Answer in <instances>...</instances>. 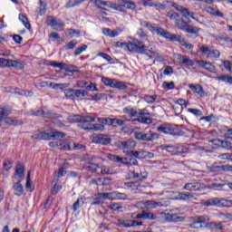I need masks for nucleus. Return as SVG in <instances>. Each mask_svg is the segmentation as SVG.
Segmentation results:
<instances>
[{
    "instance_id": "obj_1",
    "label": "nucleus",
    "mask_w": 232,
    "mask_h": 232,
    "mask_svg": "<svg viewBox=\"0 0 232 232\" xmlns=\"http://www.w3.org/2000/svg\"><path fill=\"white\" fill-rule=\"evenodd\" d=\"M123 113H126L129 115V117H130L131 122H140L141 124H151V122H153V120L146 117V115L155 117V114L148 111V109H140L137 111L130 106L125 107L123 109Z\"/></svg>"
},
{
    "instance_id": "obj_2",
    "label": "nucleus",
    "mask_w": 232,
    "mask_h": 232,
    "mask_svg": "<svg viewBox=\"0 0 232 232\" xmlns=\"http://www.w3.org/2000/svg\"><path fill=\"white\" fill-rule=\"evenodd\" d=\"M65 135L64 132L52 130L51 132L39 131L31 137L34 140H57V139H63Z\"/></svg>"
},
{
    "instance_id": "obj_3",
    "label": "nucleus",
    "mask_w": 232,
    "mask_h": 232,
    "mask_svg": "<svg viewBox=\"0 0 232 232\" xmlns=\"http://www.w3.org/2000/svg\"><path fill=\"white\" fill-rule=\"evenodd\" d=\"M105 6L111 8L112 10H117L118 12H126V10H135L137 8V5L135 2L130 0H118V4H110Z\"/></svg>"
},
{
    "instance_id": "obj_4",
    "label": "nucleus",
    "mask_w": 232,
    "mask_h": 232,
    "mask_svg": "<svg viewBox=\"0 0 232 232\" xmlns=\"http://www.w3.org/2000/svg\"><path fill=\"white\" fill-rule=\"evenodd\" d=\"M148 50V46L144 44V41H140L137 38H132L129 42V52H134V53H144Z\"/></svg>"
},
{
    "instance_id": "obj_5",
    "label": "nucleus",
    "mask_w": 232,
    "mask_h": 232,
    "mask_svg": "<svg viewBox=\"0 0 232 232\" xmlns=\"http://www.w3.org/2000/svg\"><path fill=\"white\" fill-rule=\"evenodd\" d=\"M199 53L207 59H218L220 57V51L208 45H201L199 47Z\"/></svg>"
},
{
    "instance_id": "obj_6",
    "label": "nucleus",
    "mask_w": 232,
    "mask_h": 232,
    "mask_svg": "<svg viewBox=\"0 0 232 232\" xmlns=\"http://www.w3.org/2000/svg\"><path fill=\"white\" fill-rule=\"evenodd\" d=\"M135 139L137 140H143L144 142H153L154 140H159V133L150 130L149 132H136Z\"/></svg>"
},
{
    "instance_id": "obj_7",
    "label": "nucleus",
    "mask_w": 232,
    "mask_h": 232,
    "mask_svg": "<svg viewBox=\"0 0 232 232\" xmlns=\"http://www.w3.org/2000/svg\"><path fill=\"white\" fill-rule=\"evenodd\" d=\"M50 148H55L56 150H63L64 151H70L72 146H75V143L69 140H59L49 143Z\"/></svg>"
},
{
    "instance_id": "obj_8",
    "label": "nucleus",
    "mask_w": 232,
    "mask_h": 232,
    "mask_svg": "<svg viewBox=\"0 0 232 232\" xmlns=\"http://www.w3.org/2000/svg\"><path fill=\"white\" fill-rule=\"evenodd\" d=\"M45 23L47 26H51L56 32H63L64 30V22L52 15L46 17Z\"/></svg>"
},
{
    "instance_id": "obj_9",
    "label": "nucleus",
    "mask_w": 232,
    "mask_h": 232,
    "mask_svg": "<svg viewBox=\"0 0 232 232\" xmlns=\"http://www.w3.org/2000/svg\"><path fill=\"white\" fill-rule=\"evenodd\" d=\"M102 82L105 86L109 88H116L117 90H126V83L124 82H120L115 79L102 77Z\"/></svg>"
},
{
    "instance_id": "obj_10",
    "label": "nucleus",
    "mask_w": 232,
    "mask_h": 232,
    "mask_svg": "<svg viewBox=\"0 0 232 232\" xmlns=\"http://www.w3.org/2000/svg\"><path fill=\"white\" fill-rule=\"evenodd\" d=\"M138 206H140L141 209H157V208H163L164 203H162V201L145 200L140 201Z\"/></svg>"
},
{
    "instance_id": "obj_11",
    "label": "nucleus",
    "mask_w": 232,
    "mask_h": 232,
    "mask_svg": "<svg viewBox=\"0 0 232 232\" xmlns=\"http://www.w3.org/2000/svg\"><path fill=\"white\" fill-rule=\"evenodd\" d=\"M209 222V218L206 216L196 217L193 218V222L189 225L190 229H202L204 224Z\"/></svg>"
},
{
    "instance_id": "obj_12",
    "label": "nucleus",
    "mask_w": 232,
    "mask_h": 232,
    "mask_svg": "<svg viewBox=\"0 0 232 232\" xmlns=\"http://www.w3.org/2000/svg\"><path fill=\"white\" fill-rule=\"evenodd\" d=\"M142 25L145 26V28L150 29V32H152V34H156L157 35H160V37L166 38V34H168V31L162 29L153 24H150V22H143Z\"/></svg>"
},
{
    "instance_id": "obj_13",
    "label": "nucleus",
    "mask_w": 232,
    "mask_h": 232,
    "mask_svg": "<svg viewBox=\"0 0 232 232\" xmlns=\"http://www.w3.org/2000/svg\"><path fill=\"white\" fill-rule=\"evenodd\" d=\"M157 130L165 133V135H171L172 137L179 135V130L169 124L159 126Z\"/></svg>"
},
{
    "instance_id": "obj_14",
    "label": "nucleus",
    "mask_w": 232,
    "mask_h": 232,
    "mask_svg": "<svg viewBox=\"0 0 232 232\" xmlns=\"http://www.w3.org/2000/svg\"><path fill=\"white\" fill-rule=\"evenodd\" d=\"M92 122H95V117L92 116H83L82 118V121L79 123V128H82V130H90Z\"/></svg>"
},
{
    "instance_id": "obj_15",
    "label": "nucleus",
    "mask_w": 232,
    "mask_h": 232,
    "mask_svg": "<svg viewBox=\"0 0 232 232\" xmlns=\"http://www.w3.org/2000/svg\"><path fill=\"white\" fill-rule=\"evenodd\" d=\"M94 142L102 146H108V144H111V138L106 134H98L94 136Z\"/></svg>"
},
{
    "instance_id": "obj_16",
    "label": "nucleus",
    "mask_w": 232,
    "mask_h": 232,
    "mask_svg": "<svg viewBox=\"0 0 232 232\" xmlns=\"http://www.w3.org/2000/svg\"><path fill=\"white\" fill-rule=\"evenodd\" d=\"M182 14L181 19L191 23V19H197L195 17V13L190 12L188 8L184 7L179 11Z\"/></svg>"
},
{
    "instance_id": "obj_17",
    "label": "nucleus",
    "mask_w": 232,
    "mask_h": 232,
    "mask_svg": "<svg viewBox=\"0 0 232 232\" xmlns=\"http://www.w3.org/2000/svg\"><path fill=\"white\" fill-rule=\"evenodd\" d=\"M102 34L106 35L107 37H111V38H115V37H119V34H121V29H114L111 30L110 28H102Z\"/></svg>"
},
{
    "instance_id": "obj_18",
    "label": "nucleus",
    "mask_w": 232,
    "mask_h": 232,
    "mask_svg": "<svg viewBox=\"0 0 232 232\" xmlns=\"http://www.w3.org/2000/svg\"><path fill=\"white\" fill-rule=\"evenodd\" d=\"M196 64L199 66V68H204V70H207L208 72H215V65L209 62L206 61H196Z\"/></svg>"
},
{
    "instance_id": "obj_19",
    "label": "nucleus",
    "mask_w": 232,
    "mask_h": 232,
    "mask_svg": "<svg viewBox=\"0 0 232 232\" xmlns=\"http://www.w3.org/2000/svg\"><path fill=\"white\" fill-rule=\"evenodd\" d=\"M163 150H165V151H169V153H177V151L178 153H186V150L182 146L179 147V146L165 145Z\"/></svg>"
},
{
    "instance_id": "obj_20",
    "label": "nucleus",
    "mask_w": 232,
    "mask_h": 232,
    "mask_svg": "<svg viewBox=\"0 0 232 232\" xmlns=\"http://www.w3.org/2000/svg\"><path fill=\"white\" fill-rule=\"evenodd\" d=\"M188 88L199 95V97H206V92H204V88L200 84H188Z\"/></svg>"
},
{
    "instance_id": "obj_21",
    "label": "nucleus",
    "mask_w": 232,
    "mask_h": 232,
    "mask_svg": "<svg viewBox=\"0 0 232 232\" xmlns=\"http://www.w3.org/2000/svg\"><path fill=\"white\" fill-rule=\"evenodd\" d=\"M200 183L197 181H193L190 183H186L183 187V189H186L187 191H198L200 189Z\"/></svg>"
},
{
    "instance_id": "obj_22",
    "label": "nucleus",
    "mask_w": 232,
    "mask_h": 232,
    "mask_svg": "<svg viewBox=\"0 0 232 232\" xmlns=\"http://www.w3.org/2000/svg\"><path fill=\"white\" fill-rule=\"evenodd\" d=\"M190 22H188V20H185L184 18H179L176 21L175 25L179 28V30H181L182 32H186L188 29V26L189 25Z\"/></svg>"
},
{
    "instance_id": "obj_23",
    "label": "nucleus",
    "mask_w": 232,
    "mask_h": 232,
    "mask_svg": "<svg viewBox=\"0 0 232 232\" xmlns=\"http://www.w3.org/2000/svg\"><path fill=\"white\" fill-rule=\"evenodd\" d=\"M126 122H131V117L128 119L126 116H121L120 118H114L113 126H125Z\"/></svg>"
},
{
    "instance_id": "obj_24",
    "label": "nucleus",
    "mask_w": 232,
    "mask_h": 232,
    "mask_svg": "<svg viewBox=\"0 0 232 232\" xmlns=\"http://www.w3.org/2000/svg\"><path fill=\"white\" fill-rule=\"evenodd\" d=\"M62 70H64V72H66L70 76L73 75V73H79V70L73 64L64 63Z\"/></svg>"
},
{
    "instance_id": "obj_25",
    "label": "nucleus",
    "mask_w": 232,
    "mask_h": 232,
    "mask_svg": "<svg viewBox=\"0 0 232 232\" xmlns=\"http://www.w3.org/2000/svg\"><path fill=\"white\" fill-rule=\"evenodd\" d=\"M14 193L16 197H21L24 193V188L20 181L16 182L13 186Z\"/></svg>"
},
{
    "instance_id": "obj_26",
    "label": "nucleus",
    "mask_w": 232,
    "mask_h": 232,
    "mask_svg": "<svg viewBox=\"0 0 232 232\" xmlns=\"http://www.w3.org/2000/svg\"><path fill=\"white\" fill-rule=\"evenodd\" d=\"M205 206H207L208 208H209V206H219L220 208H222V198H214L208 199L207 201H205Z\"/></svg>"
},
{
    "instance_id": "obj_27",
    "label": "nucleus",
    "mask_w": 232,
    "mask_h": 232,
    "mask_svg": "<svg viewBox=\"0 0 232 232\" xmlns=\"http://www.w3.org/2000/svg\"><path fill=\"white\" fill-rule=\"evenodd\" d=\"M15 175L19 177V179H24V165L23 163L18 162L15 169Z\"/></svg>"
},
{
    "instance_id": "obj_28",
    "label": "nucleus",
    "mask_w": 232,
    "mask_h": 232,
    "mask_svg": "<svg viewBox=\"0 0 232 232\" xmlns=\"http://www.w3.org/2000/svg\"><path fill=\"white\" fill-rule=\"evenodd\" d=\"M208 227L211 231H224V225H222V222H210Z\"/></svg>"
},
{
    "instance_id": "obj_29",
    "label": "nucleus",
    "mask_w": 232,
    "mask_h": 232,
    "mask_svg": "<svg viewBox=\"0 0 232 232\" xmlns=\"http://www.w3.org/2000/svg\"><path fill=\"white\" fill-rule=\"evenodd\" d=\"M121 164L124 166H139V161L135 158H122Z\"/></svg>"
},
{
    "instance_id": "obj_30",
    "label": "nucleus",
    "mask_w": 232,
    "mask_h": 232,
    "mask_svg": "<svg viewBox=\"0 0 232 232\" xmlns=\"http://www.w3.org/2000/svg\"><path fill=\"white\" fill-rule=\"evenodd\" d=\"M178 61L182 64H186L187 66H195V63L189 59H188L185 55L178 54Z\"/></svg>"
},
{
    "instance_id": "obj_31",
    "label": "nucleus",
    "mask_w": 232,
    "mask_h": 232,
    "mask_svg": "<svg viewBox=\"0 0 232 232\" xmlns=\"http://www.w3.org/2000/svg\"><path fill=\"white\" fill-rule=\"evenodd\" d=\"M135 146H137V143L135 142V140H129L127 141H122L121 144V148H122L123 150H131L135 148Z\"/></svg>"
},
{
    "instance_id": "obj_32",
    "label": "nucleus",
    "mask_w": 232,
    "mask_h": 232,
    "mask_svg": "<svg viewBox=\"0 0 232 232\" xmlns=\"http://www.w3.org/2000/svg\"><path fill=\"white\" fill-rule=\"evenodd\" d=\"M128 198V194L114 191L112 192V200H126Z\"/></svg>"
},
{
    "instance_id": "obj_33",
    "label": "nucleus",
    "mask_w": 232,
    "mask_h": 232,
    "mask_svg": "<svg viewBox=\"0 0 232 232\" xmlns=\"http://www.w3.org/2000/svg\"><path fill=\"white\" fill-rule=\"evenodd\" d=\"M206 12L208 14H210V15H215L217 17H224V14L222 12H219L218 9H216L211 6L207 7Z\"/></svg>"
},
{
    "instance_id": "obj_34",
    "label": "nucleus",
    "mask_w": 232,
    "mask_h": 232,
    "mask_svg": "<svg viewBox=\"0 0 232 232\" xmlns=\"http://www.w3.org/2000/svg\"><path fill=\"white\" fill-rule=\"evenodd\" d=\"M88 0H69L65 5V8H74V6H79L82 3H86Z\"/></svg>"
},
{
    "instance_id": "obj_35",
    "label": "nucleus",
    "mask_w": 232,
    "mask_h": 232,
    "mask_svg": "<svg viewBox=\"0 0 232 232\" xmlns=\"http://www.w3.org/2000/svg\"><path fill=\"white\" fill-rule=\"evenodd\" d=\"M70 83H55L51 82L48 87L52 88L53 90H64V88H68Z\"/></svg>"
},
{
    "instance_id": "obj_36",
    "label": "nucleus",
    "mask_w": 232,
    "mask_h": 232,
    "mask_svg": "<svg viewBox=\"0 0 232 232\" xmlns=\"http://www.w3.org/2000/svg\"><path fill=\"white\" fill-rule=\"evenodd\" d=\"M213 37L216 41H224V43H228V44H232V39L224 34L214 35Z\"/></svg>"
},
{
    "instance_id": "obj_37",
    "label": "nucleus",
    "mask_w": 232,
    "mask_h": 232,
    "mask_svg": "<svg viewBox=\"0 0 232 232\" xmlns=\"http://www.w3.org/2000/svg\"><path fill=\"white\" fill-rule=\"evenodd\" d=\"M101 204H104V199L99 196V193L91 198V206H99Z\"/></svg>"
},
{
    "instance_id": "obj_38",
    "label": "nucleus",
    "mask_w": 232,
    "mask_h": 232,
    "mask_svg": "<svg viewBox=\"0 0 232 232\" xmlns=\"http://www.w3.org/2000/svg\"><path fill=\"white\" fill-rule=\"evenodd\" d=\"M185 32L187 34H192L193 35H198L200 33V28L188 24Z\"/></svg>"
},
{
    "instance_id": "obj_39",
    "label": "nucleus",
    "mask_w": 232,
    "mask_h": 232,
    "mask_svg": "<svg viewBox=\"0 0 232 232\" xmlns=\"http://www.w3.org/2000/svg\"><path fill=\"white\" fill-rule=\"evenodd\" d=\"M107 159L109 160H111V162H116L117 164H122V159L120 156L114 155V154H107L106 155Z\"/></svg>"
},
{
    "instance_id": "obj_40",
    "label": "nucleus",
    "mask_w": 232,
    "mask_h": 232,
    "mask_svg": "<svg viewBox=\"0 0 232 232\" xmlns=\"http://www.w3.org/2000/svg\"><path fill=\"white\" fill-rule=\"evenodd\" d=\"M19 21H21V23L24 24L25 28H27V30L32 29V25L30 24L28 18L24 16V14H19Z\"/></svg>"
},
{
    "instance_id": "obj_41",
    "label": "nucleus",
    "mask_w": 232,
    "mask_h": 232,
    "mask_svg": "<svg viewBox=\"0 0 232 232\" xmlns=\"http://www.w3.org/2000/svg\"><path fill=\"white\" fill-rule=\"evenodd\" d=\"M65 175H66V169H64V168L61 167L58 169V173H56L53 178V182H59V179H61L62 177H64Z\"/></svg>"
},
{
    "instance_id": "obj_42",
    "label": "nucleus",
    "mask_w": 232,
    "mask_h": 232,
    "mask_svg": "<svg viewBox=\"0 0 232 232\" xmlns=\"http://www.w3.org/2000/svg\"><path fill=\"white\" fill-rule=\"evenodd\" d=\"M14 64H15L14 60L1 58V66H7L8 68H14Z\"/></svg>"
},
{
    "instance_id": "obj_43",
    "label": "nucleus",
    "mask_w": 232,
    "mask_h": 232,
    "mask_svg": "<svg viewBox=\"0 0 232 232\" xmlns=\"http://www.w3.org/2000/svg\"><path fill=\"white\" fill-rule=\"evenodd\" d=\"M166 15L169 17V19H171V21H175V24L177 21H179V19H180V14L175 11H169Z\"/></svg>"
},
{
    "instance_id": "obj_44",
    "label": "nucleus",
    "mask_w": 232,
    "mask_h": 232,
    "mask_svg": "<svg viewBox=\"0 0 232 232\" xmlns=\"http://www.w3.org/2000/svg\"><path fill=\"white\" fill-rule=\"evenodd\" d=\"M99 168V165L97 163H88L83 166V169H86V171H91L93 173V171H97V169Z\"/></svg>"
},
{
    "instance_id": "obj_45",
    "label": "nucleus",
    "mask_w": 232,
    "mask_h": 232,
    "mask_svg": "<svg viewBox=\"0 0 232 232\" xmlns=\"http://www.w3.org/2000/svg\"><path fill=\"white\" fill-rule=\"evenodd\" d=\"M117 224L119 227H131V220H122V219H117Z\"/></svg>"
},
{
    "instance_id": "obj_46",
    "label": "nucleus",
    "mask_w": 232,
    "mask_h": 232,
    "mask_svg": "<svg viewBox=\"0 0 232 232\" xmlns=\"http://www.w3.org/2000/svg\"><path fill=\"white\" fill-rule=\"evenodd\" d=\"M84 205V199H82V198H79L75 203L72 205V209L73 211H77L78 209H80L81 208H82V206Z\"/></svg>"
},
{
    "instance_id": "obj_47",
    "label": "nucleus",
    "mask_w": 232,
    "mask_h": 232,
    "mask_svg": "<svg viewBox=\"0 0 232 232\" xmlns=\"http://www.w3.org/2000/svg\"><path fill=\"white\" fill-rule=\"evenodd\" d=\"M52 184H53V188L51 190V193L52 195H57L59 191H61V185L59 184V181L53 182V179Z\"/></svg>"
},
{
    "instance_id": "obj_48",
    "label": "nucleus",
    "mask_w": 232,
    "mask_h": 232,
    "mask_svg": "<svg viewBox=\"0 0 232 232\" xmlns=\"http://www.w3.org/2000/svg\"><path fill=\"white\" fill-rule=\"evenodd\" d=\"M34 115H36L37 117L42 115L43 117H45L47 119H52V117H53V114H52L51 112H48L44 110H40V111H36L34 113Z\"/></svg>"
},
{
    "instance_id": "obj_49",
    "label": "nucleus",
    "mask_w": 232,
    "mask_h": 232,
    "mask_svg": "<svg viewBox=\"0 0 232 232\" xmlns=\"http://www.w3.org/2000/svg\"><path fill=\"white\" fill-rule=\"evenodd\" d=\"M74 97L78 99L81 97H88V91L74 89Z\"/></svg>"
},
{
    "instance_id": "obj_50",
    "label": "nucleus",
    "mask_w": 232,
    "mask_h": 232,
    "mask_svg": "<svg viewBox=\"0 0 232 232\" xmlns=\"http://www.w3.org/2000/svg\"><path fill=\"white\" fill-rule=\"evenodd\" d=\"M141 218H143V220H155V215H153V213L146 212L143 210L141 212Z\"/></svg>"
},
{
    "instance_id": "obj_51",
    "label": "nucleus",
    "mask_w": 232,
    "mask_h": 232,
    "mask_svg": "<svg viewBox=\"0 0 232 232\" xmlns=\"http://www.w3.org/2000/svg\"><path fill=\"white\" fill-rule=\"evenodd\" d=\"M160 217L165 222H171V220H173V215H171L169 213L161 212Z\"/></svg>"
},
{
    "instance_id": "obj_52",
    "label": "nucleus",
    "mask_w": 232,
    "mask_h": 232,
    "mask_svg": "<svg viewBox=\"0 0 232 232\" xmlns=\"http://www.w3.org/2000/svg\"><path fill=\"white\" fill-rule=\"evenodd\" d=\"M165 35V39H169V41H174L176 43H179L181 37L180 35L171 34L169 32H167Z\"/></svg>"
},
{
    "instance_id": "obj_53",
    "label": "nucleus",
    "mask_w": 232,
    "mask_h": 232,
    "mask_svg": "<svg viewBox=\"0 0 232 232\" xmlns=\"http://www.w3.org/2000/svg\"><path fill=\"white\" fill-rule=\"evenodd\" d=\"M221 148L228 151H232V143L229 141L218 140Z\"/></svg>"
},
{
    "instance_id": "obj_54",
    "label": "nucleus",
    "mask_w": 232,
    "mask_h": 232,
    "mask_svg": "<svg viewBox=\"0 0 232 232\" xmlns=\"http://www.w3.org/2000/svg\"><path fill=\"white\" fill-rule=\"evenodd\" d=\"M65 34L67 35V37H71V38L79 37L80 35L79 32L74 29H68L65 32Z\"/></svg>"
},
{
    "instance_id": "obj_55",
    "label": "nucleus",
    "mask_w": 232,
    "mask_h": 232,
    "mask_svg": "<svg viewBox=\"0 0 232 232\" xmlns=\"http://www.w3.org/2000/svg\"><path fill=\"white\" fill-rule=\"evenodd\" d=\"M86 50H88V45H86V44H83L82 46L78 47L74 51V57L81 55V53H83V52H86Z\"/></svg>"
},
{
    "instance_id": "obj_56",
    "label": "nucleus",
    "mask_w": 232,
    "mask_h": 232,
    "mask_svg": "<svg viewBox=\"0 0 232 232\" xmlns=\"http://www.w3.org/2000/svg\"><path fill=\"white\" fill-rule=\"evenodd\" d=\"M90 130L92 131H104V125L103 124H92Z\"/></svg>"
},
{
    "instance_id": "obj_57",
    "label": "nucleus",
    "mask_w": 232,
    "mask_h": 232,
    "mask_svg": "<svg viewBox=\"0 0 232 232\" xmlns=\"http://www.w3.org/2000/svg\"><path fill=\"white\" fill-rule=\"evenodd\" d=\"M99 122L102 124H107L108 126H113L114 119L111 118H104V119H98Z\"/></svg>"
},
{
    "instance_id": "obj_58",
    "label": "nucleus",
    "mask_w": 232,
    "mask_h": 232,
    "mask_svg": "<svg viewBox=\"0 0 232 232\" xmlns=\"http://www.w3.org/2000/svg\"><path fill=\"white\" fill-rule=\"evenodd\" d=\"M69 122H79L81 124V121H82V116L81 115H72L68 117Z\"/></svg>"
},
{
    "instance_id": "obj_59",
    "label": "nucleus",
    "mask_w": 232,
    "mask_h": 232,
    "mask_svg": "<svg viewBox=\"0 0 232 232\" xmlns=\"http://www.w3.org/2000/svg\"><path fill=\"white\" fill-rule=\"evenodd\" d=\"M141 159H155V154L153 152L141 150Z\"/></svg>"
},
{
    "instance_id": "obj_60",
    "label": "nucleus",
    "mask_w": 232,
    "mask_h": 232,
    "mask_svg": "<svg viewBox=\"0 0 232 232\" xmlns=\"http://www.w3.org/2000/svg\"><path fill=\"white\" fill-rule=\"evenodd\" d=\"M109 209H111L112 211H117L118 213L122 212V206L119 203H114L112 205L109 206Z\"/></svg>"
},
{
    "instance_id": "obj_61",
    "label": "nucleus",
    "mask_w": 232,
    "mask_h": 232,
    "mask_svg": "<svg viewBox=\"0 0 232 232\" xmlns=\"http://www.w3.org/2000/svg\"><path fill=\"white\" fill-rule=\"evenodd\" d=\"M46 13V2L40 0V10L38 12L39 15H44Z\"/></svg>"
},
{
    "instance_id": "obj_62",
    "label": "nucleus",
    "mask_w": 232,
    "mask_h": 232,
    "mask_svg": "<svg viewBox=\"0 0 232 232\" xmlns=\"http://www.w3.org/2000/svg\"><path fill=\"white\" fill-rule=\"evenodd\" d=\"M131 175H132L133 179H135L136 180H146V179H148V177L143 176L142 173H137L135 171H132Z\"/></svg>"
},
{
    "instance_id": "obj_63",
    "label": "nucleus",
    "mask_w": 232,
    "mask_h": 232,
    "mask_svg": "<svg viewBox=\"0 0 232 232\" xmlns=\"http://www.w3.org/2000/svg\"><path fill=\"white\" fill-rule=\"evenodd\" d=\"M144 101L148 104H153V102H155V101H157V95H152V96L145 95L144 96Z\"/></svg>"
},
{
    "instance_id": "obj_64",
    "label": "nucleus",
    "mask_w": 232,
    "mask_h": 232,
    "mask_svg": "<svg viewBox=\"0 0 232 232\" xmlns=\"http://www.w3.org/2000/svg\"><path fill=\"white\" fill-rule=\"evenodd\" d=\"M218 81H223V82H228L229 84H232V77L226 74L218 76Z\"/></svg>"
}]
</instances>
